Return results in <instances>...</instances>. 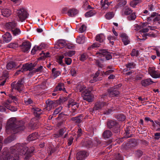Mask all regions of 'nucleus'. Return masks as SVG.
<instances>
[{
    "instance_id": "1",
    "label": "nucleus",
    "mask_w": 160,
    "mask_h": 160,
    "mask_svg": "<svg viewBox=\"0 0 160 160\" xmlns=\"http://www.w3.org/2000/svg\"><path fill=\"white\" fill-rule=\"evenodd\" d=\"M24 122L21 121L17 122L15 118H12L8 121L6 126V131L8 133H16L24 129Z\"/></svg>"
},
{
    "instance_id": "2",
    "label": "nucleus",
    "mask_w": 160,
    "mask_h": 160,
    "mask_svg": "<svg viewBox=\"0 0 160 160\" xmlns=\"http://www.w3.org/2000/svg\"><path fill=\"white\" fill-rule=\"evenodd\" d=\"M10 150L13 154H17V155L18 154L22 155L27 153H31L33 152L34 150V148L32 147L28 149L25 144L18 143L14 146L11 147Z\"/></svg>"
},
{
    "instance_id": "3",
    "label": "nucleus",
    "mask_w": 160,
    "mask_h": 160,
    "mask_svg": "<svg viewBox=\"0 0 160 160\" xmlns=\"http://www.w3.org/2000/svg\"><path fill=\"white\" fill-rule=\"evenodd\" d=\"M16 16L19 21H24L28 17L29 14L25 8H18L17 10Z\"/></svg>"
},
{
    "instance_id": "4",
    "label": "nucleus",
    "mask_w": 160,
    "mask_h": 160,
    "mask_svg": "<svg viewBox=\"0 0 160 160\" xmlns=\"http://www.w3.org/2000/svg\"><path fill=\"white\" fill-rule=\"evenodd\" d=\"M107 127L112 130L116 133H119L120 132V126L118 123L116 121L108 120L107 123Z\"/></svg>"
},
{
    "instance_id": "5",
    "label": "nucleus",
    "mask_w": 160,
    "mask_h": 160,
    "mask_svg": "<svg viewBox=\"0 0 160 160\" xmlns=\"http://www.w3.org/2000/svg\"><path fill=\"white\" fill-rule=\"evenodd\" d=\"M15 101H17V98L14 96L10 95L9 98L4 103V106L11 111L15 112L17 110V108L9 105L11 102Z\"/></svg>"
},
{
    "instance_id": "6",
    "label": "nucleus",
    "mask_w": 160,
    "mask_h": 160,
    "mask_svg": "<svg viewBox=\"0 0 160 160\" xmlns=\"http://www.w3.org/2000/svg\"><path fill=\"white\" fill-rule=\"evenodd\" d=\"M23 80L21 79L19 80L16 83L13 82L11 84L12 90H17L19 92H22L23 89Z\"/></svg>"
},
{
    "instance_id": "7",
    "label": "nucleus",
    "mask_w": 160,
    "mask_h": 160,
    "mask_svg": "<svg viewBox=\"0 0 160 160\" xmlns=\"http://www.w3.org/2000/svg\"><path fill=\"white\" fill-rule=\"evenodd\" d=\"M108 92L109 97H117L120 92L115 88L112 87L108 89Z\"/></svg>"
},
{
    "instance_id": "8",
    "label": "nucleus",
    "mask_w": 160,
    "mask_h": 160,
    "mask_svg": "<svg viewBox=\"0 0 160 160\" xmlns=\"http://www.w3.org/2000/svg\"><path fill=\"white\" fill-rule=\"evenodd\" d=\"M99 53L101 57H105L106 60H108L112 58V56L110 53L105 49L99 50Z\"/></svg>"
},
{
    "instance_id": "9",
    "label": "nucleus",
    "mask_w": 160,
    "mask_h": 160,
    "mask_svg": "<svg viewBox=\"0 0 160 160\" xmlns=\"http://www.w3.org/2000/svg\"><path fill=\"white\" fill-rule=\"evenodd\" d=\"M31 47V44L30 42L27 41L22 42L20 47L22 51L24 52H28Z\"/></svg>"
},
{
    "instance_id": "10",
    "label": "nucleus",
    "mask_w": 160,
    "mask_h": 160,
    "mask_svg": "<svg viewBox=\"0 0 160 160\" xmlns=\"http://www.w3.org/2000/svg\"><path fill=\"white\" fill-rule=\"evenodd\" d=\"M148 71L149 74L152 78H157L160 77V72L155 70L153 68L149 67Z\"/></svg>"
},
{
    "instance_id": "11",
    "label": "nucleus",
    "mask_w": 160,
    "mask_h": 160,
    "mask_svg": "<svg viewBox=\"0 0 160 160\" xmlns=\"http://www.w3.org/2000/svg\"><path fill=\"white\" fill-rule=\"evenodd\" d=\"M18 157L17 156L14 158L11 155L7 154L6 152H3L2 155L1 157L0 160H16Z\"/></svg>"
},
{
    "instance_id": "12",
    "label": "nucleus",
    "mask_w": 160,
    "mask_h": 160,
    "mask_svg": "<svg viewBox=\"0 0 160 160\" xmlns=\"http://www.w3.org/2000/svg\"><path fill=\"white\" fill-rule=\"evenodd\" d=\"M67 97H61L60 98L59 100H51V105L55 106L59 104L65 102L67 100Z\"/></svg>"
},
{
    "instance_id": "13",
    "label": "nucleus",
    "mask_w": 160,
    "mask_h": 160,
    "mask_svg": "<svg viewBox=\"0 0 160 160\" xmlns=\"http://www.w3.org/2000/svg\"><path fill=\"white\" fill-rule=\"evenodd\" d=\"M91 92H84L83 94V98L84 100L88 102H91L93 100V96L91 94Z\"/></svg>"
},
{
    "instance_id": "14",
    "label": "nucleus",
    "mask_w": 160,
    "mask_h": 160,
    "mask_svg": "<svg viewBox=\"0 0 160 160\" xmlns=\"http://www.w3.org/2000/svg\"><path fill=\"white\" fill-rule=\"evenodd\" d=\"M88 153L85 151H80L77 153L76 158L78 160H83L88 156Z\"/></svg>"
},
{
    "instance_id": "15",
    "label": "nucleus",
    "mask_w": 160,
    "mask_h": 160,
    "mask_svg": "<svg viewBox=\"0 0 160 160\" xmlns=\"http://www.w3.org/2000/svg\"><path fill=\"white\" fill-rule=\"evenodd\" d=\"M33 65L32 63H31L30 64H26L24 65H23V70L22 71H21V70H19L18 71H17L15 74H19L21 72H22L23 71H26V70H32L33 68Z\"/></svg>"
},
{
    "instance_id": "16",
    "label": "nucleus",
    "mask_w": 160,
    "mask_h": 160,
    "mask_svg": "<svg viewBox=\"0 0 160 160\" xmlns=\"http://www.w3.org/2000/svg\"><path fill=\"white\" fill-rule=\"evenodd\" d=\"M67 45V43L65 40H59L55 44V47L57 49L62 48L64 47Z\"/></svg>"
},
{
    "instance_id": "17",
    "label": "nucleus",
    "mask_w": 160,
    "mask_h": 160,
    "mask_svg": "<svg viewBox=\"0 0 160 160\" xmlns=\"http://www.w3.org/2000/svg\"><path fill=\"white\" fill-rule=\"evenodd\" d=\"M154 83L151 79L148 78L142 80L141 84L142 86L146 87Z\"/></svg>"
},
{
    "instance_id": "18",
    "label": "nucleus",
    "mask_w": 160,
    "mask_h": 160,
    "mask_svg": "<svg viewBox=\"0 0 160 160\" xmlns=\"http://www.w3.org/2000/svg\"><path fill=\"white\" fill-rule=\"evenodd\" d=\"M136 64L133 62H128L127 64L125 65L126 68L124 69V71H130L132 69H134L135 68Z\"/></svg>"
},
{
    "instance_id": "19",
    "label": "nucleus",
    "mask_w": 160,
    "mask_h": 160,
    "mask_svg": "<svg viewBox=\"0 0 160 160\" xmlns=\"http://www.w3.org/2000/svg\"><path fill=\"white\" fill-rule=\"evenodd\" d=\"M17 23L15 21H12L7 23L5 25L6 28L12 31L17 26Z\"/></svg>"
},
{
    "instance_id": "20",
    "label": "nucleus",
    "mask_w": 160,
    "mask_h": 160,
    "mask_svg": "<svg viewBox=\"0 0 160 160\" xmlns=\"http://www.w3.org/2000/svg\"><path fill=\"white\" fill-rule=\"evenodd\" d=\"M11 11L8 9H0V16L2 15L4 17H8L11 15Z\"/></svg>"
},
{
    "instance_id": "21",
    "label": "nucleus",
    "mask_w": 160,
    "mask_h": 160,
    "mask_svg": "<svg viewBox=\"0 0 160 160\" xmlns=\"http://www.w3.org/2000/svg\"><path fill=\"white\" fill-rule=\"evenodd\" d=\"M120 36L121 38L122 42L125 45L128 44L130 42L128 39V37L125 33H122L120 34Z\"/></svg>"
},
{
    "instance_id": "22",
    "label": "nucleus",
    "mask_w": 160,
    "mask_h": 160,
    "mask_svg": "<svg viewBox=\"0 0 160 160\" xmlns=\"http://www.w3.org/2000/svg\"><path fill=\"white\" fill-rule=\"evenodd\" d=\"M73 106H74V108H73V109L76 110L78 108L79 105L76 102H74L73 99H71L68 101V108H69L70 107Z\"/></svg>"
},
{
    "instance_id": "23",
    "label": "nucleus",
    "mask_w": 160,
    "mask_h": 160,
    "mask_svg": "<svg viewBox=\"0 0 160 160\" xmlns=\"http://www.w3.org/2000/svg\"><path fill=\"white\" fill-rule=\"evenodd\" d=\"M105 105L106 103L105 102L98 101L95 103L93 108V110H101Z\"/></svg>"
},
{
    "instance_id": "24",
    "label": "nucleus",
    "mask_w": 160,
    "mask_h": 160,
    "mask_svg": "<svg viewBox=\"0 0 160 160\" xmlns=\"http://www.w3.org/2000/svg\"><path fill=\"white\" fill-rule=\"evenodd\" d=\"M2 37L3 40L6 43L10 42L12 39L11 35L10 33L8 32L3 35Z\"/></svg>"
},
{
    "instance_id": "25",
    "label": "nucleus",
    "mask_w": 160,
    "mask_h": 160,
    "mask_svg": "<svg viewBox=\"0 0 160 160\" xmlns=\"http://www.w3.org/2000/svg\"><path fill=\"white\" fill-rule=\"evenodd\" d=\"M64 87V83H59L58 85L55 88L53 92H56L58 91H63L64 92H66L65 88Z\"/></svg>"
},
{
    "instance_id": "26",
    "label": "nucleus",
    "mask_w": 160,
    "mask_h": 160,
    "mask_svg": "<svg viewBox=\"0 0 160 160\" xmlns=\"http://www.w3.org/2000/svg\"><path fill=\"white\" fill-rule=\"evenodd\" d=\"M92 89V87H89L88 88H86V87L84 86H81L79 89V92H82V95H83V94L84 92H91Z\"/></svg>"
},
{
    "instance_id": "27",
    "label": "nucleus",
    "mask_w": 160,
    "mask_h": 160,
    "mask_svg": "<svg viewBox=\"0 0 160 160\" xmlns=\"http://www.w3.org/2000/svg\"><path fill=\"white\" fill-rule=\"evenodd\" d=\"M132 129L131 127L128 126L125 129V136L127 138L132 137V135L131 129Z\"/></svg>"
},
{
    "instance_id": "28",
    "label": "nucleus",
    "mask_w": 160,
    "mask_h": 160,
    "mask_svg": "<svg viewBox=\"0 0 160 160\" xmlns=\"http://www.w3.org/2000/svg\"><path fill=\"white\" fill-rule=\"evenodd\" d=\"M152 20H153V24H155L156 23H158V24H157V25L160 24V18L158 17H156L154 18H153L151 16L148 17L147 18V21L148 22H149Z\"/></svg>"
},
{
    "instance_id": "29",
    "label": "nucleus",
    "mask_w": 160,
    "mask_h": 160,
    "mask_svg": "<svg viewBox=\"0 0 160 160\" xmlns=\"http://www.w3.org/2000/svg\"><path fill=\"white\" fill-rule=\"evenodd\" d=\"M52 75L54 77V78H56L60 74V72L57 68H53L52 70Z\"/></svg>"
},
{
    "instance_id": "30",
    "label": "nucleus",
    "mask_w": 160,
    "mask_h": 160,
    "mask_svg": "<svg viewBox=\"0 0 160 160\" xmlns=\"http://www.w3.org/2000/svg\"><path fill=\"white\" fill-rule=\"evenodd\" d=\"M78 13V11L75 9H71L68 10V14L69 16L73 17L74 16Z\"/></svg>"
},
{
    "instance_id": "31",
    "label": "nucleus",
    "mask_w": 160,
    "mask_h": 160,
    "mask_svg": "<svg viewBox=\"0 0 160 160\" xmlns=\"http://www.w3.org/2000/svg\"><path fill=\"white\" fill-rule=\"evenodd\" d=\"M85 37L83 35H80L77 37L76 42L79 44H83L85 42Z\"/></svg>"
},
{
    "instance_id": "32",
    "label": "nucleus",
    "mask_w": 160,
    "mask_h": 160,
    "mask_svg": "<svg viewBox=\"0 0 160 160\" xmlns=\"http://www.w3.org/2000/svg\"><path fill=\"white\" fill-rule=\"evenodd\" d=\"M112 135V132L109 130H106L103 132L102 133V136L104 138H108Z\"/></svg>"
},
{
    "instance_id": "33",
    "label": "nucleus",
    "mask_w": 160,
    "mask_h": 160,
    "mask_svg": "<svg viewBox=\"0 0 160 160\" xmlns=\"http://www.w3.org/2000/svg\"><path fill=\"white\" fill-rule=\"evenodd\" d=\"M105 39V36L102 34H100L97 35L96 38V40L100 42H103Z\"/></svg>"
},
{
    "instance_id": "34",
    "label": "nucleus",
    "mask_w": 160,
    "mask_h": 160,
    "mask_svg": "<svg viewBox=\"0 0 160 160\" xmlns=\"http://www.w3.org/2000/svg\"><path fill=\"white\" fill-rule=\"evenodd\" d=\"M39 135L36 132L33 133L30 135L28 137V139L29 141L34 140L38 138Z\"/></svg>"
},
{
    "instance_id": "35",
    "label": "nucleus",
    "mask_w": 160,
    "mask_h": 160,
    "mask_svg": "<svg viewBox=\"0 0 160 160\" xmlns=\"http://www.w3.org/2000/svg\"><path fill=\"white\" fill-rule=\"evenodd\" d=\"M115 117L118 121H123L126 119V116L122 113H120L116 115Z\"/></svg>"
},
{
    "instance_id": "36",
    "label": "nucleus",
    "mask_w": 160,
    "mask_h": 160,
    "mask_svg": "<svg viewBox=\"0 0 160 160\" xmlns=\"http://www.w3.org/2000/svg\"><path fill=\"white\" fill-rule=\"evenodd\" d=\"M66 129L65 128L60 129L58 132L56 134V137L57 138H59L62 136L63 134L66 132Z\"/></svg>"
},
{
    "instance_id": "37",
    "label": "nucleus",
    "mask_w": 160,
    "mask_h": 160,
    "mask_svg": "<svg viewBox=\"0 0 160 160\" xmlns=\"http://www.w3.org/2000/svg\"><path fill=\"white\" fill-rule=\"evenodd\" d=\"M82 117L80 116L73 117L71 118L72 120L74 121L76 124H79L81 123L82 122Z\"/></svg>"
},
{
    "instance_id": "38",
    "label": "nucleus",
    "mask_w": 160,
    "mask_h": 160,
    "mask_svg": "<svg viewBox=\"0 0 160 160\" xmlns=\"http://www.w3.org/2000/svg\"><path fill=\"white\" fill-rule=\"evenodd\" d=\"M124 13L125 15H130L132 12V10L128 6H126L123 9Z\"/></svg>"
},
{
    "instance_id": "39",
    "label": "nucleus",
    "mask_w": 160,
    "mask_h": 160,
    "mask_svg": "<svg viewBox=\"0 0 160 160\" xmlns=\"http://www.w3.org/2000/svg\"><path fill=\"white\" fill-rule=\"evenodd\" d=\"M96 13V11L94 10H91L88 12H86L85 14V16L86 17H92L95 15Z\"/></svg>"
},
{
    "instance_id": "40",
    "label": "nucleus",
    "mask_w": 160,
    "mask_h": 160,
    "mask_svg": "<svg viewBox=\"0 0 160 160\" xmlns=\"http://www.w3.org/2000/svg\"><path fill=\"white\" fill-rule=\"evenodd\" d=\"M16 64L14 62H11L8 63L7 65V68L8 69L10 70L15 67Z\"/></svg>"
},
{
    "instance_id": "41",
    "label": "nucleus",
    "mask_w": 160,
    "mask_h": 160,
    "mask_svg": "<svg viewBox=\"0 0 160 160\" xmlns=\"http://www.w3.org/2000/svg\"><path fill=\"white\" fill-rule=\"evenodd\" d=\"M136 17V16L135 15V13L133 12L130 14V15L127 17V19L130 21H133L135 19Z\"/></svg>"
},
{
    "instance_id": "42",
    "label": "nucleus",
    "mask_w": 160,
    "mask_h": 160,
    "mask_svg": "<svg viewBox=\"0 0 160 160\" xmlns=\"http://www.w3.org/2000/svg\"><path fill=\"white\" fill-rule=\"evenodd\" d=\"M13 35L14 36H17L20 34L21 33V31L19 28H14L12 31Z\"/></svg>"
},
{
    "instance_id": "43",
    "label": "nucleus",
    "mask_w": 160,
    "mask_h": 160,
    "mask_svg": "<svg viewBox=\"0 0 160 160\" xmlns=\"http://www.w3.org/2000/svg\"><path fill=\"white\" fill-rule=\"evenodd\" d=\"M75 51H69L68 52H66L64 53V55L65 56H67L70 57H71L75 54Z\"/></svg>"
},
{
    "instance_id": "44",
    "label": "nucleus",
    "mask_w": 160,
    "mask_h": 160,
    "mask_svg": "<svg viewBox=\"0 0 160 160\" xmlns=\"http://www.w3.org/2000/svg\"><path fill=\"white\" fill-rule=\"evenodd\" d=\"M34 115L36 117H38L42 113L41 112V109L38 108L34 109Z\"/></svg>"
},
{
    "instance_id": "45",
    "label": "nucleus",
    "mask_w": 160,
    "mask_h": 160,
    "mask_svg": "<svg viewBox=\"0 0 160 160\" xmlns=\"http://www.w3.org/2000/svg\"><path fill=\"white\" fill-rule=\"evenodd\" d=\"M114 16L113 12H110L107 13L105 15L106 18L107 19L110 20L112 19Z\"/></svg>"
},
{
    "instance_id": "46",
    "label": "nucleus",
    "mask_w": 160,
    "mask_h": 160,
    "mask_svg": "<svg viewBox=\"0 0 160 160\" xmlns=\"http://www.w3.org/2000/svg\"><path fill=\"white\" fill-rule=\"evenodd\" d=\"M142 0H134L131 2L130 4L132 7H135L138 3L141 2Z\"/></svg>"
},
{
    "instance_id": "47",
    "label": "nucleus",
    "mask_w": 160,
    "mask_h": 160,
    "mask_svg": "<svg viewBox=\"0 0 160 160\" xmlns=\"http://www.w3.org/2000/svg\"><path fill=\"white\" fill-rule=\"evenodd\" d=\"M110 5V3L108 0H104L103 3L102 4V7L104 9H107L108 8V6Z\"/></svg>"
},
{
    "instance_id": "48",
    "label": "nucleus",
    "mask_w": 160,
    "mask_h": 160,
    "mask_svg": "<svg viewBox=\"0 0 160 160\" xmlns=\"http://www.w3.org/2000/svg\"><path fill=\"white\" fill-rule=\"evenodd\" d=\"M39 46H35L32 50L31 52L33 54H34L36 53V52L41 50L39 49V48H37Z\"/></svg>"
},
{
    "instance_id": "49",
    "label": "nucleus",
    "mask_w": 160,
    "mask_h": 160,
    "mask_svg": "<svg viewBox=\"0 0 160 160\" xmlns=\"http://www.w3.org/2000/svg\"><path fill=\"white\" fill-rule=\"evenodd\" d=\"M62 108V106H60L58 108H56L53 112L52 115L55 116V115L58 114L61 111Z\"/></svg>"
},
{
    "instance_id": "50",
    "label": "nucleus",
    "mask_w": 160,
    "mask_h": 160,
    "mask_svg": "<svg viewBox=\"0 0 160 160\" xmlns=\"http://www.w3.org/2000/svg\"><path fill=\"white\" fill-rule=\"evenodd\" d=\"M64 56L62 55L59 56L58 58L57 59V62L60 64L63 65V63L62 62V59L64 58Z\"/></svg>"
},
{
    "instance_id": "51",
    "label": "nucleus",
    "mask_w": 160,
    "mask_h": 160,
    "mask_svg": "<svg viewBox=\"0 0 160 160\" xmlns=\"http://www.w3.org/2000/svg\"><path fill=\"white\" fill-rule=\"evenodd\" d=\"M127 3V2L125 0L121 1L117 5L118 8L121 7L125 5Z\"/></svg>"
},
{
    "instance_id": "52",
    "label": "nucleus",
    "mask_w": 160,
    "mask_h": 160,
    "mask_svg": "<svg viewBox=\"0 0 160 160\" xmlns=\"http://www.w3.org/2000/svg\"><path fill=\"white\" fill-rule=\"evenodd\" d=\"M102 79L101 77H99L98 78H96L94 77H93L92 79L89 81L90 83H93L98 81L101 80Z\"/></svg>"
},
{
    "instance_id": "53",
    "label": "nucleus",
    "mask_w": 160,
    "mask_h": 160,
    "mask_svg": "<svg viewBox=\"0 0 160 160\" xmlns=\"http://www.w3.org/2000/svg\"><path fill=\"white\" fill-rule=\"evenodd\" d=\"M65 62L66 64L69 65L71 64L72 62V59L69 58L64 57Z\"/></svg>"
},
{
    "instance_id": "54",
    "label": "nucleus",
    "mask_w": 160,
    "mask_h": 160,
    "mask_svg": "<svg viewBox=\"0 0 160 160\" xmlns=\"http://www.w3.org/2000/svg\"><path fill=\"white\" fill-rule=\"evenodd\" d=\"M99 46V44L98 43H93L91 46L88 48V49L90 50L92 48H95L98 47Z\"/></svg>"
},
{
    "instance_id": "55",
    "label": "nucleus",
    "mask_w": 160,
    "mask_h": 160,
    "mask_svg": "<svg viewBox=\"0 0 160 160\" xmlns=\"http://www.w3.org/2000/svg\"><path fill=\"white\" fill-rule=\"evenodd\" d=\"M108 39L110 41V42L111 43L112 45H113L114 44V42L113 41H111V40H113L115 39V37L114 36H110L108 37Z\"/></svg>"
},
{
    "instance_id": "56",
    "label": "nucleus",
    "mask_w": 160,
    "mask_h": 160,
    "mask_svg": "<svg viewBox=\"0 0 160 160\" xmlns=\"http://www.w3.org/2000/svg\"><path fill=\"white\" fill-rule=\"evenodd\" d=\"M87 57L86 54H83L81 55L80 60L81 61H84L86 60Z\"/></svg>"
},
{
    "instance_id": "57",
    "label": "nucleus",
    "mask_w": 160,
    "mask_h": 160,
    "mask_svg": "<svg viewBox=\"0 0 160 160\" xmlns=\"http://www.w3.org/2000/svg\"><path fill=\"white\" fill-rule=\"evenodd\" d=\"M113 160H122V157L120 154L118 153L115 156V159Z\"/></svg>"
},
{
    "instance_id": "58",
    "label": "nucleus",
    "mask_w": 160,
    "mask_h": 160,
    "mask_svg": "<svg viewBox=\"0 0 160 160\" xmlns=\"http://www.w3.org/2000/svg\"><path fill=\"white\" fill-rule=\"evenodd\" d=\"M154 138L156 140H158L160 138V132H156L154 133Z\"/></svg>"
},
{
    "instance_id": "59",
    "label": "nucleus",
    "mask_w": 160,
    "mask_h": 160,
    "mask_svg": "<svg viewBox=\"0 0 160 160\" xmlns=\"http://www.w3.org/2000/svg\"><path fill=\"white\" fill-rule=\"evenodd\" d=\"M71 74L73 76H75L76 75V71L74 68H72L70 71Z\"/></svg>"
},
{
    "instance_id": "60",
    "label": "nucleus",
    "mask_w": 160,
    "mask_h": 160,
    "mask_svg": "<svg viewBox=\"0 0 160 160\" xmlns=\"http://www.w3.org/2000/svg\"><path fill=\"white\" fill-rule=\"evenodd\" d=\"M73 140V138L72 136H71L68 140V146H70L72 144Z\"/></svg>"
},
{
    "instance_id": "61",
    "label": "nucleus",
    "mask_w": 160,
    "mask_h": 160,
    "mask_svg": "<svg viewBox=\"0 0 160 160\" xmlns=\"http://www.w3.org/2000/svg\"><path fill=\"white\" fill-rule=\"evenodd\" d=\"M46 103L47 105L46 108L49 111L50 110V101L48 99L46 101Z\"/></svg>"
},
{
    "instance_id": "62",
    "label": "nucleus",
    "mask_w": 160,
    "mask_h": 160,
    "mask_svg": "<svg viewBox=\"0 0 160 160\" xmlns=\"http://www.w3.org/2000/svg\"><path fill=\"white\" fill-rule=\"evenodd\" d=\"M14 4L16 5H19L20 4L21 2V0H11Z\"/></svg>"
},
{
    "instance_id": "63",
    "label": "nucleus",
    "mask_w": 160,
    "mask_h": 160,
    "mask_svg": "<svg viewBox=\"0 0 160 160\" xmlns=\"http://www.w3.org/2000/svg\"><path fill=\"white\" fill-rule=\"evenodd\" d=\"M40 50L45 48L46 47V45L44 43H42L40 45L38 46Z\"/></svg>"
},
{
    "instance_id": "64",
    "label": "nucleus",
    "mask_w": 160,
    "mask_h": 160,
    "mask_svg": "<svg viewBox=\"0 0 160 160\" xmlns=\"http://www.w3.org/2000/svg\"><path fill=\"white\" fill-rule=\"evenodd\" d=\"M157 56L160 57V48H156L155 49Z\"/></svg>"
}]
</instances>
